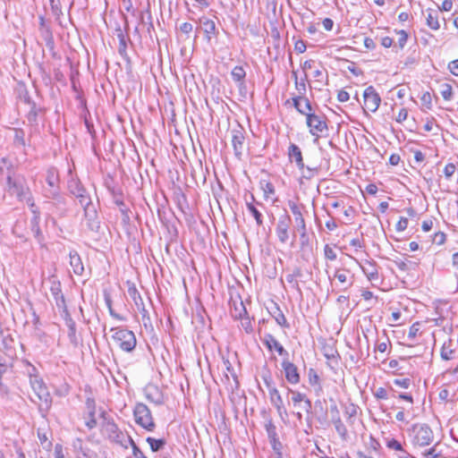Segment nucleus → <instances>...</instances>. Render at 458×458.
I'll return each mask as SVG.
<instances>
[{
	"mask_svg": "<svg viewBox=\"0 0 458 458\" xmlns=\"http://www.w3.org/2000/svg\"><path fill=\"white\" fill-rule=\"evenodd\" d=\"M59 174L56 168L50 167L47 171L46 182L47 187L45 188V196L48 199H57L60 196Z\"/></svg>",
	"mask_w": 458,
	"mask_h": 458,
	"instance_id": "obj_7",
	"label": "nucleus"
},
{
	"mask_svg": "<svg viewBox=\"0 0 458 458\" xmlns=\"http://www.w3.org/2000/svg\"><path fill=\"white\" fill-rule=\"evenodd\" d=\"M322 351L325 358L327 360L331 367L338 365L340 356L334 346L326 344L323 346Z\"/></svg>",
	"mask_w": 458,
	"mask_h": 458,
	"instance_id": "obj_24",
	"label": "nucleus"
},
{
	"mask_svg": "<svg viewBox=\"0 0 458 458\" xmlns=\"http://www.w3.org/2000/svg\"><path fill=\"white\" fill-rule=\"evenodd\" d=\"M269 399L271 403L275 406L276 409L277 413L280 417L287 416V411L284 407L283 398L277 390V388H272L269 392Z\"/></svg>",
	"mask_w": 458,
	"mask_h": 458,
	"instance_id": "obj_19",
	"label": "nucleus"
},
{
	"mask_svg": "<svg viewBox=\"0 0 458 458\" xmlns=\"http://www.w3.org/2000/svg\"><path fill=\"white\" fill-rule=\"evenodd\" d=\"M7 170L5 190L8 194L15 196L19 201H26L30 208H35V203L26 178L21 174L13 173L11 165L7 167Z\"/></svg>",
	"mask_w": 458,
	"mask_h": 458,
	"instance_id": "obj_1",
	"label": "nucleus"
},
{
	"mask_svg": "<svg viewBox=\"0 0 458 458\" xmlns=\"http://www.w3.org/2000/svg\"><path fill=\"white\" fill-rule=\"evenodd\" d=\"M455 165L453 163H448L444 168L445 176L449 179L455 173Z\"/></svg>",
	"mask_w": 458,
	"mask_h": 458,
	"instance_id": "obj_59",
	"label": "nucleus"
},
{
	"mask_svg": "<svg viewBox=\"0 0 458 458\" xmlns=\"http://www.w3.org/2000/svg\"><path fill=\"white\" fill-rule=\"evenodd\" d=\"M30 386L38 397V411L41 414L42 418H47V415L52 406V397L51 394L45 385L42 378L38 376H30Z\"/></svg>",
	"mask_w": 458,
	"mask_h": 458,
	"instance_id": "obj_3",
	"label": "nucleus"
},
{
	"mask_svg": "<svg viewBox=\"0 0 458 458\" xmlns=\"http://www.w3.org/2000/svg\"><path fill=\"white\" fill-rule=\"evenodd\" d=\"M52 12L55 15L58 16L62 13L61 4L59 0L50 1Z\"/></svg>",
	"mask_w": 458,
	"mask_h": 458,
	"instance_id": "obj_58",
	"label": "nucleus"
},
{
	"mask_svg": "<svg viewBox=\"0 0 458 458\" xmlns=\"http://www.w3.org/2000/svg\"><path fill=\"white\" fill-rule=\"evenodd\" d=\"M386 446L389 449L396 450V451H403L402 444L394 438H392L386 442Z\"/></svg>",
	"mask_w": 458,
	"mask_h": 458,
	"instance_id": "obj_52",
	"label": "nucleus"
},
{
	"mask_svg": "<svg viewBox=\"0 0 458 458\" xmlns=\"http://www.w3.org/2000/svg\"><path fill=\"white\" fill-rule=\"evenodd\" d=\"M361 269L369 281H375L378 279V272L375 264L367 261L363 266H361Z\"/></svg>",
	"mask_w": 458,
	"mask_h": 458,
	"instance_id": "obj_29",
	"label": "nucleus"
},
{
	"mask_svg": "<svg viewBox=\"0 0 458 458\" xmlns=\"http://www.w3.org/2000/svg\"><path fill=\"white\" fill-rule=\"evenodd\" d=\"M86 412L83 414L85 420V426L89 429H93L97 427L96 420V403L93 398H87L85 402Z\"/></svg>",
	"mask_w": 458,
	"mask_h": 458,
	"instance_id": "obj_16",
	"label": "nucleus"
},
{
	"mask_svg": "<svg viewBox=\"0 0 458 458\" xmlns=\"http://www.w3.org/2000/svg\"><path fill=\"white\" fill-rule=\"evenodd\" d=\"M299 113L305 115L306 116V119L308 118V115L310 114H314L312 112V106H311V104L310 102V100L306 98L305 100H304V106H301V108L299 109Z\"/></svg>",
	"mask_w": 458,
	"mask_h": 458,
	"instance_id": "obj_44",
	"label": "nucleus"
},
{
	"mask_svg": "<svg viewBox=\"0 0 458 458\" xmlns=\"http://www.w3.org/2000/svg\"><path fill=\"white\" fill-rule=\"evenodd\" d=\"M105 301H106V307L108 308V311H109V314H110L111 317H113L114 318H115L117 320H120V321L125 320L124 317H123L120 314L116 313L113 310V308H112V300H111V297L109 295H105Z\"/></svg>",
	"mask_w": 458,
	"mask_h": 458,
	"instance_id": "obj_40",
	"label": "nucleus"
},
{
	"mask_svg": "<svg viewBox=\"0 0 458 458\" xmlns=\"http://www.w3.org/2000/svg\"><path fill=\"white\" fill-rule=\"evenodd\" d=\"M50 293L58 310L63 313L68 312L65 299L62 293L61 283L58 280H50Z\"/></svg>",
	"mask_w": 458,
	"mask_h": 458,
	"instance_id": "obj_13",
	"label": "nucleus"
},
{
	"mask_svg": "<svg viewBox=\"0 0 458 458\" xmlns=\"http://www.w3.org/2000/svg\"><path fill=\"white\" fill-rule=\"evenodd\" d=\"M293 76L295 79V89L298 92L297 96L305 97L306 92H307V88H306V81L308 79L307 74L305 73L304 78L301 79V81H298L296 72H293Z\"/></svg>",
	"mask_w": 458,
	"mask_h": 458,
	"instance_id": "obj_31",
	"label": "nucleus"
},
{
	"mask_svg": "<svg viewBox=\"0 0 458 458\" xmlns=\"http://www.w3.org/2000/svg\"><path fill=\"white\" fill-rule=\"evenodd\" d=\"M397 34L399 36V38H398V45H399L400 48H403L404 46L407 43V40H408V34L403 30H401L397 31Z\"/></svg>",
	"mask_w": 458,
	"mask_h": 458,
	"instance_id": "obj_48",
	"label": "nucleus"
},
{
	"mask_svg": "<svg viewBox=\"0 0 458 458\" xmlns=\"http://www.w3.org/2000/svg\"><path fill=\"white\" fill-rule=\"evenodd\" d=\"M128 293H129L130 297L131 298V300L133 301L137 310L141 314V319H142L144 327L146 329H148V327H152V323H151V318H150L149 313H148V310L146 309L144 302H143V299H142L140 293H139V291L137 290V288L134 285L129 287Z\"/></svg>",
	"mask_w": 458,
	"mask_h": 458,
	"instance_id": "obj_8",
	"label": "nucleus"
},
{
	"mask_svg": "<svg viewBox=\"0 0 458 458\" xmlns=\"http://www.w3.org/2000/svg\"><path fill=\"white\" fill-rule=\"evenodd\" d=\"M445 234L443 232H437L435 233L433 242L438 245L443 244L445 242Z\"/></svg>",
	"mask_w": 458,
	"mask_h": 458,
	"instance_id": "obj_63",
	"label": "nucleus"
},
{
	"mask_svg": "<svg viewBox=\"0 0 458 458\" xmlns=\"http://www.w3.org/2000/svg\"><path fill=\"white\" fill-rule=\"evenodd\" d=\"M408 226V219L406 217H400L399 221L397 222L395 225V229L398 232L404 231Z\"/></svg>",
	"mask_w": 458,
	"mask_h": 458,
	"instance_id": "obj_60",
	"label": "nucleus"
},
{
	"mask_svg": "<svg viewBox=\"0 0 458 458\" xmlns=\"http://www.w3.org/2000/svg\"><path fill=\"white\" fill-rule=\"evenodd\" d=\"M232 78L235 82L243 83L244 78L246 76V72L242 66H235L231 72Z\"/></svg>",
	"mask_w": 458,
	"mask_h": 458,
	"instance_id": "obj_34",
	"label": "nucleus"
},
{
	"mask_svg": "<svg viewBox=\"0 0 458 458\" xmlns=\"http://www.w3.org/2000/svg\"><path fill=\"white\" fill-rule=\"evenodd\" d=\"M240 306H241V310H239V312H237L238 310H237V308H235V313L233 314V316L236 318H241L242 327L245 329V331L247 333H250L252 331L250 320L249 319V318H242V316L247 313L242 301L240 302Z\"/></svg>",
	"mask_w": 458,
	"mask_h": 458,
	"instance_id": "obj_28",
	"label": "nucleus"
},
{
	"mask_svg": "<svg viewBox=\"0 0 458 458\" xmlns=\"http://www.w3.org/2000/svg\"><path fill=\"white\" fill-rule=\"evenodd\" d=\"M291 225V217L288 215H283L279 217L276 233L281 243H286L289 239V228Z\"/></svg>",
	"mask_w": 458,
	"mask_h": 458,
	"instance_id": "obj_15",
	"label": "nucleus"
},
{
	"mask_svg": "<svg viewBox=\"0 0 458 458\" xmlns=\"http://www.w3.org/2000/svg\"><path fill=\"white\" fill-rule=\"evenodd\" d=\"M69 257H70V265L72 268L73 273L78 276L82 275V273L84 271V267H83V264H82L80 255L77 253V251L72 250V251H70Z\"/></svg>",
	"mask_w": 458,
	"mask_h": 458,
	"instance_id": "obj_25",
	"label": "nucleus"
},
{
	"mask_svg": "<svg viewBox=\"0 0 458 458\" xmlns=\"http://www.w3.org/2000/svg\"><path fill=\"white\" fill-rule=\"evenodd\" d=\"M363 109L375 113L380 105L381 98L373 86H369L363 92Z\"/></svg>",
	"mask_w": 458,
	"mask_h": 458,
	"instance_id": "obj_10",
	"label": "nucleus"
},
{
	"mask_svg": "<svg viewBox=\"0 0 458 458\" xmlns=\"http://www.w3.org/2000/svg\"><path fill=\"white\" fill-rule=\"evenodd\" d=\"M324 254L326 259L329 260H335L337 257L335 251L328 244L324 247Z\"/></svg>",
	"mask_w": 458,
	"mask_h": 458,
	"instance_id": "obj_50",
	"label": "nucleus"
},
{
	"mask_svg": "<svg viewBox=\"0 0 458 458\" xmlns=\"http://www.w3.org/2000/svg\"><path fill=\"white\" fill-rule=\"evenodd\" d=\"M263 342L268 350L272 351L275 349L280 356H288V352L271 334H266Z\"/></svg>",
	"mask_w": 458,
	"mask_h": 458,
	"instance_id": "obj_22",
	"label": "nucleus"
},
{
	"mask_svg": "<svg viewBox=\"0 0 458 458\" xmlns=\"http://www.w3.org/2000/svg\"><path fill=\"white\" fill-rule=\"evenodd\" d=\"M310 133L317 138L324 135L328 131L327 117L324 114H310L306 119Z\"/></svg>",
	"mask_w": 458,
	"mask_h": 458,
	"instance_id": "obj_6",
	"label": "nucleus"
},
{
	"mask_svg": "<svg viewBox=\"0 0 458 458\" xmlns=\"http://www.w3.org/2000/svg\"><path fill=\"white\" fill-rule=\"evenodd\" d=\"M309 382L311 386L319 385V377L313 369L309 370Z\"/></svg>",
	"mask_w": 458,
	"mask_h": 458,
	"instance_id": "obj_55",
	"label": "nucleus"
},
{
	"mask_svg": "<svg viewBox=\"0 0 458 458\" xmlns=\"http://www.w3.org/2000/svg\"><path fill=\"white\" fill-rule=\"evenodd\" d=\"M111 331L114 332V341L123 351L130 352L135 349L137 340L132 331L122 327L112 328Z\"/></svg>",
	"mask_w": 458,
	"mask_h": 458,
	"instance_id": "obj_4",
	"label": "nucleus"
},
{
	"mask_svg": "<svg viewBox=\"0 0 458 458\" xmlns=\"http://www.w3.org/2000/svg\"><path fill=\"white\" fill-rule=\"evenodd\" d=\"M246 206H247L249 212L254 217L257 225L259 226H261L263 225V219H262L261 213L258 210V208L251 202H247Z\"/></svg>",
	"mask_w": 458,
	"mask_h": 458,
	"instance_id": "obj_37",
	"label": "nucleus"
},
{
	"mask_svg": "<svg viewBox=\"0 0 458 458\" xmlns=\"http://www.w3.org/2000/svg\"><path fill=\"white\" fill-rule=\"evenodd\" d=\"M420 101L422 105L425 106L428 109L430 110L432 108V98L429 92L427 91L423 93L420 98Z\"/></svg>",
	"mask_w": 458,
	"mask_h": 458,
	"instance_id": "obj_47",
	"label": "nucleus"
},
{
	"mask_svg": "<svg viewBox=\"0 0 458 458\" xmlns=\"http://www.w3.org/2000/svg\"><path fill=\"white\" fill-rule=\"evenodd\" d=\"M101 433L110 441L124 448H128L129 443H132L131 436L120 430L114 420L106 411L101 412Z\"/></svg>",
	"mask_w": 458,
	"mask_h": 458,
	"instance_id": "obj_2",
	"label": "nucleus"
},
{
	"mask_svg": "<svg viewBox=\"0 0 458 458\" xmlns=\"http://www.w3.org/2000/svg\"><path fill=\"white\" fill-rule=\"evenodd\" d=\"M68 190L79 200L81 206L89 205L91 201L89 192L78 179L72 178L68 182Z\"/></svg>",
	"mask_w": 458,
	"mask_h": 458,
	"instance_id": "obj_9",
	"label": "nucleus"
},
{
	"mask_svg": "<svg viewBox=\"0 0 458 458\" xmlns=\"http://www.w3.org/2000/svg\"><path fill=\"white\" fill-rule=\"evenodd\" d=\"M288 206L293 215L296 230L300 233L301 239H307V228L301 207L294 201L290 200Z\"/></svg>",
	"mask_w": 458,
	"mask_h": 458,
	"instance_id": "obj_11",
	"label": "nucleus"
},
{
	"mask_svg": "<svg viewBox=\"0 0 458 458\" xmlns=\"http://www.w3.org/2000/svg\"><path fill=\"white\" fill-rule=\"evenodd\" d=\"M118 39H119V47H118V52L119 54L123 56V57H125L127 55V52H126V48H127V44H126V38H125V36L124 34L120 30L118 35Z\"/></svg>",
	"mask_w": 458,
	"mask_h": 458,
	"instance_id": "obj_39",
	"label": "nucleus"
},
{
	"mask_svg": "<svg viewBox=\"0 0 458 458\" xmlns=\"http://www.w3.org/2000/svg\"><path fill=\"white\" fill-rule=\"evenodd\" d=\"M199 22L201 25L200 29L205 35V39L209 43L211 39L217 34L215 21L207 17H201L199 18Z\"/></svg>",
	"mask_w": 458,
	"mask_h": 458,
	"instance_id": "obj_18",
	"label": "nucleus"
},
{
	"mask_svg": "<svg viewBox=\"0 0 458 458\" xmlns=\"http://www.w3.org/2000/svg\"><path fill=\"white\" fill-rule=\"evenodd\" d=\"M411 379L408 378V377H405V378H395L394 380V384L395 386H398L400 387H403V388H409L410 386H411Z\"/></svg>",
	"mask_w": 458,
	"mask_h": 458,
	"instance_id": "obj_53",
	"label": "nucleus"
},
{
	"mask_svg": "<svg viewBox=\"0 0 458 458\" xmlns=\"http://www.w3.org/2000/svg\"><path fill=\"white\" fill-rule=\"evenodd\" d=\"M31 212L33 213V217L31 218L30 224H31V232L33 233V235L40 241L41 237V230L39 228V211L38 208L35 206V208H30Z\"/></svg>",
	"mask_w": 458,
	"mask_h": 458,
	"instance_id": "obj_26",
	"label": "nucleus"
},
{
	"mask_svg": "<svg viewBox=\"0 0 458 458\" xmlns=\"http://www.w3.org/2000/svg\"><path fill=\"white\" fill-rule=\"evenodd\" d=\"M448 69L454 75L458 76V59L450 62Z\"/></svg>",
	"mask_w": 458,
	"mask_h": 458,
	"instance_id": "obj_64",
	"label": "nucleus"
},
{
	"mask_svg": "<svg viewBox=\"0 0 458 458\" xmlns=\"http://www.w3.org/2000/svg\"><path fill=\"white\" fill-rule=\"evenodd\" d=\"M419 331H420V324L419 323L412 324L409 329L408 338L409 339L415 338L416 335H418Z\"/></svg>",
	"mask_w": 458,
	"mask_h": 458,
	"instance_id": "obj_61",
	"label": "nucleus"
},
{
	"mask_svg": "<svg viewBox=\"0 0 458 458\" xmlns=\"http://www.w3.org/2000/svg\"><path fill=\"white\" fill-rule=\"evenodd\" d=\"M441 96L443 97V98L445 100H447L449 101L451 98H452V96H453V88L450 84L448 83H444L442 86H441Z\"/></svg>",
	"mask_w": 458,
	"mask_h": 458,
	"instance_id": "obj_42",
	"label": "nucleus"
},
{
	"mask_svg": "<svg viewBox=\"0 0 458 458\" xmlns=\"http://www.w3.org/2000/svg\"><path fill=\"white\" fill-rule=\"evenodd\" d=\"M332 423L334 424L335 428L337 434L339 435V437L343 440H346L348 437V430H347L345 425L344 424V422L342 421V420L341 419L336 420L333 421Z\"/></svg>",
	"mask_w": 458,
	"mask_h": 458,
	"instance_id": "obj_35",
	"label": "nucleus"
},
{
	"mask_svg": "<svg viewBox=\"0 0 458 458\" xmlns=\"http://www.w3.org/2000/svg\"><path fill=\"white\" fill-rule=\"evenodd\" d=\"M262 190L266 198H268L270 195L275 193V187L269 182H266L264 184H262Z\"/></svg>",
	"mask_w": 458,
	"mask_h": 458,
	"instance_id": "obj_51",
	"label": "nucleus"
},
{
	"mask_svg": "<svg viewBox=\"0 0 458 458\" xmlns=\"http://www.w3.org/2000/svg\"><path fill=\"white\" fill-rule=\"evenodd\" d=\"M64 316L65 325L68 328L67 335H68L69 340H70L71 344L76 347L79 344V339L76 335V324H75L74 320L72 318L69 311L64 313Z\"/></svg>",
	"mask_w": 458,
	"mask_h": 458,
	"instance_id": "obj_23",
	"label": "nucleus"
},
{
	"mask_svg": "<svg viewBox=\"0 0 458 458\" xmlns=\"http://www.w3.org/2000/svg\"><path fill=\"white\" fill-rule=\"evenodd\" d=\"M452 340H448V342L444 343L440 352V355L443 360H449L454 358L455 350L452 348Z\"/></svg>",
	"mask_w": 458,
	"mask_h": 458,
	"instance_id": "obj_30",
	"label": "nucleus"
},
{
	"mask_svg": "<svg viewBox=\"0 0 458 458\" xmlns=\"http://www.w3.org/2000/svg\"><path fill=\"white\" fill-rule=\"evenodd\" d=\"M133 414L135 418V422L141 426L143 428L148 431H153L155 428V422L153 420L151 411L148 407L144 403H137L134 410Z\"/></svg>",
	"mask_w": 458,
	"mask_h": 458,
	"instance_id": "obj_5",
	"label": "nucleus"
},
{
	"mask_svg": "<svg viewBox=\"0 0 458 458\" xmlns=\"http://www.w3.org/2000/svg\"><path fill=\"white\" fill-rule=\"evenodd\" d=\"M438 19H439V11L431 10V9L427 10L426 21H427V25L430 29L437 30L440 28Z\"/></svg>",
	"mask_w": 458,
	"mask_h": 458,
	"instance_id": "obj_27",
	"label": "nucleus"
},
{
	"mask_svg": "<svg viewBox=\"0 0 458 458\" xmlns=\"http://www.w3.org/2000/svg\"><path fill=\"white\" fill-rule=\"evenodd\" d=\"M282 368L284 371L285 378L288 383L296 385L300 382V374L298 368L291 362L288 359L282 361Z\"/></svg>",
	"mask_w": 458,
	"mask_h": 458,
	"instance_id": "obj_17",
	"label": "nucleus"
},
{
	"mask_svg": "<svg viewBox=\"0 0 458 458\" xmlns=\"http://www.w3.org/2000/svg\"><path fill=\"white\" fill-rule=\"evenodd\" d=\"M129 445L131 446L132 454L135 458H148L147 456H145L142 451L137 446L133 440L132 443H129Z\"/></svg>",
	"mask_w": 458,
	"mask_h": 458,
	"instance_id": "obj_57",
	"label": "nucleus"
},
{
	"mask_svg": "<svg viewBox=\"0 0 458 458\" xmlns=\"http://www.w3.org/2000/svg\"><path fill=\"white\" fill-rule=\"evenodd\" d=\"M232 144L235 156L241 157L244 146V135L242 129L232 131Z\"/></svg>",
	"mask_w": 458,
	"mask_h": 458,
	"instance_id": "obj_20",
	"label": "nucleus"
},
{
	"mask_svg": "<svg viewBox=\"0 0 458 458\" xmlns=\"http://www.w3.org/2000/svg\"><path fill=\"white\" fill-rule=\"evenodd\" d=\"M414 443L420 446L430 445L434 440L432 429L426 424L414 428Z\"/></svg>",
	"mask_w": 458,
	"mask_h": 458,
	"instance_id": "obj_12",
	"label": "nucleus"
},
{
	"mask_svg": "<svg viewBox=\"0 0 458 458\" xmlns=\"http://www.w3.org/2000/svg\"><path fill=\"white\" fill-rule=\"evenodd\" d=\"M358 411V406L350 403L344 407V414L347 417V421L350 425L353 424V418L356 417Z\"/></svg>",
	"mask_w": 458,
	"mask_h": 458,
	"instance_id": "obj_36",
	"label": "nucleus"
},
{
	"mask_svg": "<svg viewBox=\"0 0 458 458\" xmlns=\"http://www.w3.org/2000/svg\"><path fill=\"white\" fill-rule=\"evenodd\" d=\"M40 111H41V108L37 107L36 104L32 103L30 110L29 111L28 115H27L28 121L30 123H36L38 112H40Z\"/></svg>",
	"mask_w": 458,
	"mask_h": 458,
	"instance_id": "obj_41",
	"label": "nucleus"
},
{
	"mask_svg": "<svg viewBox=\"0 0 458 458\" xmlns=\"http://www.w3.org/2000/svg\"><path fill=\"white\" fill-rule=\"evenodd\" d=\"M84 210V219L86 221V225L90 231H98L99 228V221L98 219V212L93 205L92 201L89 202V205L81 206Z\"/></svg>",
	"mask_w": 458,
	"mask_h": 458,
	"instance_id": "obj_14",
	"label": "nucleus"
},
{
	"mask_svg": "<svg viewBox=\"0 0 458 458\" xmlns=\"http://www.w3.org/2000/svg\"><path fill=\"white\" fill-rule=\"evenodd\" d=\"M0 162H1L0 173L2 174H5L7 176V172H8L7 167H9L10 165H11L12 172L14 173L13 172V165L7 160V158L3 157V158H1Z\"/></svg>",
	"mask_w": 458,
	"mask_h": 458,
	"instance_id": "obj_49",
	"label": "nucleus"
},
{
	"mask_svg": "<svg viewBox=\"0 0 458 458\" xmlns=\"http://www.w3.org/2000/svg\"><path fill=\"white\" fill-rule=\"evenodd\" d=\"M265 428L270 443H278L276 428L272 420L267 421L265 425Z\"/></svg>",
	"mask_w": 458,
	"mask_h": 458,
	"instance_id": "obj_33",
	"label": "nucleus"
},
{
	"mask_svg": "<svg viewBox=\"0 0 458 458\" xmlns=\"http://www.w3.org/2000/svg\"><path fill=\"white\" fill-rule=\"evenodd\" d=\"M14 142L20 146H25L24 132L22 130H15Z\"/></svg>",
	"mask_w": 458,
	"mask_h": 458,
	"instance_id": "obj_56",
	"label": "nucleus"
},
{
	"mask_svg": "<svg viewBox=\"0 0 458 458\" xmlns=\"http://www.w3.org/2000/svg\"><path fill=\"white\" fill-rule=\"evenodd\" d=\"M288 157L291 162H295L299 169L304 170V162L301 148L294 143H291L288 148Z\"/></svg>",
	"mask_w": 458,
	"mask_h": 458,
	"instance_id": "obj_21",
	"label": "nucleus"
},
{
	"mask_svg": "<svg viewBox=\"0 0 458 458\" xmlns=\"http://www.w3.org/2000/svg\"><path fill=\"white\" fill-rule=\"evenodd\" d=\"M330 415H331V421H335L336 420L341 419L340 417V411L335 403L330 405Z\"/></svg>",
	"mask_w": 458,
	"mask_h": 458,
	"instance_id": "obj_54",
	"label": "nucleus"
},
{
	"mask_svg": "<svg viewBox=\"0 0 458 458\" xmlns=\"http://www.w3.org/2000/svg\"><path fill=\"white\" fill-rule=\"evenodd\" d=\"M293 396L292 401L294 405H296L299 403L304 402L307 399V396L305 394H302L301 392L292 391Z\"/></svg>",
	"mask_w": 458,
	"mask_h": 458,
	"instance_id": "obj_46",
	"label": "nucleus"
},
{
	"mask_svg": "<svg viewBox=\"0 0 458 458\" xmlns=\"http://www.w3.org/2000/svg\"><path fill=\"white\" fill-rule=\"evenodd\" d=\"M348 274V270L336 269L334 277L336 278L341 284H346L349 281Z\"/></svg>",
	"mask_w": 458,
	"mask_h": 458,
	"instance_id": "obj_43",
	"label": "nucleus"
},
{
	"mask_svg": "<svg viewBox=\"0 0 458 458\" xmlns=\"http://www.w3.org/2000/svg\"><path fill=\"white\" fill-rule=\"evenodd\" d=\"M147 442L149 444L153 452H157L165 445V441L164 439H156L150 437L147 438Z\"/></svg>",
	"mask_w": 458,
	"mask_h": 458,
	"instance_id": "obj_38",
	"label": "nucleus"
},
{
	"mask_svg": "<svg viewBox=\"0 0 458 458\" xmlns=\"http://www.w3.org/2000/svg\"><path fill=\"white\" fill-rule=\"evenodd\" d=\"M306 44L301 39L297 40L294 44V50L299 54L304 53L306 51Z\"/></svg>",
	"mask_w": 458,
	"mask_h": 458,
	"instance_id": "obj_62",
	"label": "nucleus"
},
{
	"mask_svg": "<svg viewBox=\"0 0 458 458\" xmlns=\"http://www.w3.org/2000/svg\"><path fill=\"white\" fill-rule=\"evenodd\" d=\"M275 310L271 312L273 317L275 318L276 323L285 328H288L290 327L289 323L287 322V319L282 310L279 309V307L275 304Z\"/></svg>",
	"mask_w": 458,
	"mask_h": 458,
	"instance_id": "obj_32",
	"label": "nucleus"
},
{
	"mask_svg": "<svg viewBox=\"0 0 458 458\" xmlns=\"http://www.w3.org/2000/svg\"><path fill=\"white\" fill-rule=\"evenodd\" d=\"M306 171L303 172V174L302 176L308 180H310L311 178H313L315 175H317L318 174V167H310V166H306Z\"/></svg>",
	"mask_w": 458,
	"mask_h": 458,
	"instance_id": "obj_45",
	"label": "nucleus"
}]
</instances>
